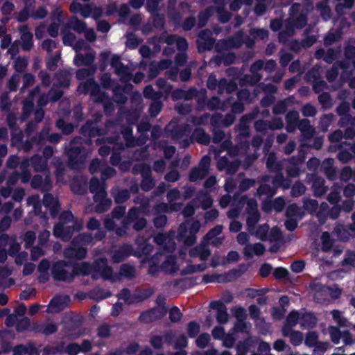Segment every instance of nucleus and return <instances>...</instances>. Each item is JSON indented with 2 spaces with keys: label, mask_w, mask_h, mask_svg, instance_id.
I'll return each mask as SVG.
<instances>
[{
  "label": "nucleus",
  "mask_w": 355,
  "mask_h": 355,
  "mask_svg": "<svg viewBox=\"0 0 355 355\" xmlns=\"http://www.w3.org/2000/svg\"><path fill=\"white\" fill-rule=\"evenodd\" d=\"M263 63L262 60H257L252 63L250 67V72L259 82L263 78V74L261 73Z\"/></svg>",
  "instance_id": "a18cd8bd"
},
{
  "label": "nucleus",
  "mask_w": 355,
  "mask_h": 355,
  "mask_svg": "<svg viewBox=\"0 0 355 355\" xmlns=\"http://www.w3.org/2000/svg\"><path fill=\"white\" fill-rule=\"evenodd\" d=\"M64 27L70 31L72 30L78 34H82L86 31L87 24L84 21L79 19L76 16H73L68 19Z\"/></svg>",
  "instance_id": "393cba45"
},
{
  "label": "nucleus",
  "mask_w": 355,
  "mask_h": 355,
  "mask_svg": "<svg viewBox=\"0 0 355 355\" xmlns=\"http://www.w3.org/2000/svg\"><path fill=\"white\" fill-rule=\"evenodd\" d=\"M259 89H261L266 95H272L277 92V88L275 85L271 83H260L257 87L254 90L256 95L259 93Z\"/></svg>",
  "instance_id": "5fc2aeb1"
},
{
  "label": "nucleus",
  "mask_w": 355,
  "mask_h": 355,
  "mask_svg": "<svg viewBox=\"0 0 355 355\" xmlns=\"http://www.w3.org/2000/svg\"><path fill=\"white\" fill-rule=\"evenodd\" d=\"M238 101L233 103L232 111H243L245 103L250 102V93L248 89H243L237 93Z\"/></svg>",
  "instance_id": "b1692460"
},
{
  "label": "nucleus",
  "mask_w": 355,
  "mask_h": 355,
  "mask_svg": "<svg viewBox=\"0 0 355 355\" xmlns=\"http://www.w3.org/2000/svg\"><path fill=\"white\" fill-rule=\"evenodd\" d=\"M71 72L69 70H60L55 73L58 84L61 87H67L70 85Z\"/></svg>",
  "instance_id": "a19ab883"
},
{
  "label": "nucleus",
  "mask_w": 355,
  "mask_h": 355,
  "mask_svg": "<svg viewBox=\"0 0 355 355\" xmlns=\"http://www.w3.org/2000/svg\"><path fill=\"white\" fill-rule=\"evenodd\" d=\"M266 167L271 172L279 171L280 164L277 162V157L275 153H270L266 159Z\"/></svg>",
  "instance_id": "864d4df0"
},
{
  "label": "nucleus",
  "mask_w": 355,
  "mask_h": 355,
  "mask_svg": "<svg viewBox=\"0 0 355 355\" xmlns=\"http://www.w3.org/2000/svg\"><path fill=\"white\" fill-rule=\"evenodd\" d=\"M342 33L339 30L330 31L324 39V44L325 46H329L341 40Z\"/></svg>",
  "instance_id": "37998d69"
},
{
  "label": "nucleus",
  "mask_w": 355,
  "mask_h": 355,
  "mask_svg": "<svg viewBox=\"0 0 355 355\" xmlns=\"http://www.w3.org/2000/svg\"><path fill=\"white\" fill-rule=\"evenodd\" d=\"M97 261L94 264L88 262H83L81 263H73V279L77 275L87 276L92 275V278L96 279L98 278L96 275V270H98Z\"/></svg>",
  "instance_id": "0eeeda50"
},
{
  "label": "nucleus",
  "mask_w": 355,
  "mask_h": 355,
  "mask_svg": "<svg viewBox=\"0 0 355 355\" xmlns=\"http://www.w3.org/2000/svg\"><path fill=\"white\" fill-rule=\"evenodd\" d=\"M110 65L114 69V73L120 78L123 82L131 80L132 73L131 68L121 62V57L118 55H114L110 59Z\"/></svg>",
  "instance_id": "423d86ee"
},
{
  "label": "nucleus",
  "mask_w": 355,
  "mask_h": 355,
  "mask_svg": "<svg viewBox=\"0 0 355 355\" xmlns=\"http://www.w3.org/2000/svg\"><path fill=\"white\" fill-rule=\"evenodd\" d=\"M87 254V250L80 244L72 245L65 248L64 256L65 258L73 260H82L85 259Z\"/></svg>",
  "instance_id": "4468645a"
},
{
  "label": "nucleus",
  "mask_w": 355,
  "mask_h": 355,
  "mask_svg": "<svg viewBox=\"0 0 355 355\" xmlns=\"http://www.w3.org/2000/svg\"><path fill=\"white\" fill-rule=\"evenodd\" d=\"M43 197V205L49 209L52 218H55L58 215L60 209V205L57 198H55L53 194L49 192H44Z\"/></svg>",
  "instance_id": "aec40b11"
},
{
  "label": "nucleus",
  "mask_w": 355,
  "mask_h": 355,
  "mask_svg": "<svg viewBox=\"0 0 355 355\" xmlns=\"http://www.w3.org/2000/svg\"><path fill=\"white\" fill-rule=\"evenodd\" d=\"M307 24V11H305L302 5L299 3L292 4L284 23V29L279 33V42L286 44L288 37L295 35L297 31L303 29Z\"/></svg>",
  "instance_id": "f257e3e1"
},
{
  "label": "nucleus",
  "mask_w": 355,
  "mask_h": 355,
  "mask_svg": "<svg viewBox=\"0 0 355 355\" xmlns=\"http://www.w3.org/2000/svg\"><path fill=\"white\" fill-rule=\"evenodd\" d=\"M80 133L84 137H95L105 134L104 128H99L96 126L95 122L91 120L87 121L80 129Z\"/></svg>",
  "instance_id": "6ab92c4d"
},
{
  "label": "nucleus",
  "mask_w": 355,
  "mask_h": 355,
  "mask_svg": "<svg viewBox=\"0 0 355 355\" xmlns=\"http://www.w3.org/2000/svg\"><path fill=\"white\" fill-rule=\"evenodd\" d=\"M97 71L96 65H92L88 68L78 69L76 72V78L78 80H84L86 78L94 76Z\"/></svg>",
  "instance_id": "603ef678"
},
{
  "label": "nucleus",
  "mask_w": 355,
  "mask_h": 355,
  "mask_svg": "<svg viewBox=\"0 0 355 355\" xmlns=\"http://www.w3.org/2000/svg\"><path fill=\"white\" fill-rule=\"evenodd\" d=\"M258 114H261L263 116H267L270 112H249L248 114L243 116L239 123L236 126V130H239V136L243 138L249 137L250 135V127L248 125V122L255 118Z\"/></svg>",
  "instance_id": "6e6552de"
},
{
  "label": "nucleus",
  "mask_w": 355,
  "mask_h": 355,
  "mask_svg": "<svg viewBox=\"0 0 355 355\" xmlns=\"http://www.w3.org/2000/svg\"><path fill=\"white\" fill-rule=\"evenodd\" d=\"M137 167L139 168V170L136 166L133 168L134 174L139 173L142 178L152 177V169L150 165L146 163H143L139 165Z\"/></svg>",
  "instance_id": "052dcab7"
},
{
  "label": "nucleus",
  "mask_w": 355,
  "mask_h": 355,
  "mask_svg": "<svg viewBox=\"0 0 355 355\" xmlns=\"http://www.w3.org/2000/svg\"><path fill=\"white\" fill-rule=\"evenodd\" d=\"M237 89V83L234 80H230L223 78L219 80V85L217 92L219 94H223L224 92L231 94L236 91Z\"/></svg>",
  "instance_id": "c9c22d12"
},
{
  "label": "nucleus",
  "mask_w": 355,
  "mask_h": 355,
  "mask_svg": "<svg viewBox=\"0 0 355 355\" xmlns=\"http://www.w3.org/2000/svg\"><path fill=\"white\" fill-rule=\"evenodd\" d=\"M135 243L137 247L136 250L133 249V256L137 258L148 256L154 248L153 245L149 243L148 240L144 237L138 236Z\"/></svg>",
  "instance_id": "f3484780"
},
{
  "label": "nucleus",
  "mask_w": 355,
  "mask_h": 355,
  "mask_svg": "<svg viewBox=\"0 0 355 355\" xmlns=\"http://www.w3.org/2000/svg\"><path fill=\"white\" fill-rule=\"evenodd\" d=\"M322 250L324 252H329L332 250L334 240L328 232H324L321 236Z\"/></svg>",
  "instance_id": "09e8293b"
},
{
  "label": "nucleus",
  "mask_w": 355,
  "mask_h": 355,
  "mask_svg": "<svg viewBox=\"0 0 355 355\" xmlns=\"http://www.w3.org/2000/svg\"><path fill=\"white\" fill-rule=\"evenodd\" d=\"M64 342L61 341L56 346L46 345L43 348L42 355H55L64 353Z\"/></svg>",
  "instance_id": "de8ad7c7"
},
{
  "label": "nucleus",
  "mask_w": 355,
  "mask_h": 355,
  "mask_svg": "<svg viewBox=\"0 0 355 355\" xmlns=\"http://www.w3.org/2000/svg\"><path fill=\"white\" fill-rule=\"evenodd\" d=\"M83 227L82 220H75L73 225L65 226L62 223H56L53 230L55 237L60 239L62 241H69L75 232H78Z\"/></svg>",
  "instance_id": "39448f33"
},
{
  "label": "nucleus",
  "mask_w": 355,
  "mask_h": 355,
  "mask_svg": "<svg viewBox=\"0 0 355 355\" xmlns=\"http://www.w3.org/2000/svg\"><path fill=\"white\" fill-rule=\"evenodd\" d=\"M160 269L161 271L168 274L176 272L178 270L179 267L177 264L175 256L168 255L166 259L161 264Z\"/></svg>",
  "instance_id": "473e14b6"
},
{
  "label": "nucleus",
  "mask_w": 355,
  "mask_h": 355,
  "mask_svg": "<svg viewBox=\"0 0 355 355\" xmlns=\"http://www.w3.org/2000/svg\"><path fill=\"white\" fill-rule=\"evenodd\" d=\"M250 36L254 40H264L268 38L269 31L265 28H253L249 31Z\"/></svg>",
  "instance_id": "8fccbe9b"
},
{
  "label": "nucleus",
  "mask_w": 355,
  "mask_h": 355,
  "mask_svg": "<svg viewBox=\"0 0 355 355\" xmlns=\"http://www.w3.org/2000/svg\"><path fill=\"white\" fill-rule=\"evenodd\" d=\"M303 215L304 212L302 208L295 203L288 205L286 210V216L287 218H293L294 216L302 217Z\"/></svg>",
  "instance_id": "bf43d9fd"
},
{
  "label": "nucleus",
  "mask_w": 355,
  "mask_h": 355,
  "mask_svg": "<svg viewBox=\"0 0 355 355\" xmlns=\"http://www.w3.org/2000/svg\"><path fill=\"white\" fill-rule=\"evenodd\" d=\"M270 227L268 224L264 223L262 225H260L255 232H253L252 234H254V235L259 238L260 240L263 241H266L268 240V234L269 231Z\"/></svg>",
  "instance_id": "69168bd1"
},
{
  "label": "nucleus",
  "mask_w": 355,
  "mask_h": 355,
  "mask_svg": "<svg viewBox=\"0 0 355 355\" xmlns=\"http://www.w3.org/2000/svg\"><path fill=\"white\" fill-rule=\"evenodd\" d=\"M31 165L35 172L48 171V162L39 154H35L30 157Z\"/></svg>",
  "instance_id": "7c9ffc66"
},
{
  "label": "nucleus",
  "mask_w": 355,
  "mask_h": 355,
  "mask_svg": "<svg viewBox=\"0 0 355 355\" xmlns=\"http://www.w3.org/2000/svg\"><path fill=\"white\" fill-rule=\"evenodd\" d=\"M318 323V318L313 312L301 313L300 324L303 329H314Z\"/></svg>",
  "instance_id": "5701e85b"
},
{
  "label": "nucleus",
  "mask_w": 355,
  "mask_h": 355,
  "mask_svg": "<svg viewBox=\"0 0 355 355\" xmlns=\"http://www.w3.org/2000/svg\"><path fill=\"white\" fill-rule=\"evenodd\" d=\"M51 275L55 281L71 283L73 282V263L58 260L51 267Z\"/></svg>",
  "instance_id": "7ed1b4c3"
},
{
  "label": "nucleus",
  "mask_w": 355,
  "mask_h": 355,
  "mask_svg": "<svg viewBox=\"0 0 355 355\" xmlns=\"http://www.w3.org/2000/svg\"><path fill=\"white\" fill-rule=\"evenodd\" d=\"M275 114H284L285 112H272ZM286 130L288 132H293L299 123L300 112H286Z\"/></svg>",
  "instance_id": "cd10ccee"
},
{
  "label": "nucleus",
  "mask_w": 355,
  "mask_h": 355,
  "mask_svg": "<svg viewBox=\"0 0 355 355\" xmlns=\"http://www.w3.org/2000/svg\"><path fill=\"white\" fill-rule=\"evenodd\" d=\"M118 275L132 279L135 277V268L129 263H123L120 266Z\"/></svg>",
  "instance_id": "c03bdc74"
},
{
  "label": "nucleus",
  "mask_w": 355,
  "mask_h": 355,
  "mask_svg": "<svg viewBox=\"0 0 355 355\" xmlns=\"http://www.w3.org/2000/svg\"><path fill=\"white\" fill-rule=\"evenodd\" d=\"M40 86L37 85L28 92L27 96L22 101L24 111L33 110L35 96L40 93Z\"/></svg>",
  "instance_id": "2f4dec72"
},
{
  "label": "nucleus",
  "mask_w": 355,
  "mask_h": 355,
  "mask_svg": "<svg viewBox=\"0 0 355 355\" xmlns=\"http://www.w3.org/2000/svg\"><path fill=\"white\" fill-rule=\"evenodd\" d=\"M164 40V42L168 45L175 44L178 50L180 51H185L188 48V42L184 37H180L176 35H167Z\"/></svg>",
  "instance_id": "bb28decb"
},
{
  "label": "nucleus",
  "mask_w": 355,
  "mask_h": 355,
  "mask_svg": "<svg viewBox=\"0 0 355 355\" xmlns=\"http://www.w3.org/2000/svg\"><path fill=\"white\" fill-rule=\"evenodd\" d=\"M265 251L266 248L261 243H256L253 245L247 244L243 249V254L246 259H251L254 254L261 256Z\"/></svg>",
  "instance_id": "a878e982"
},
{
  "label": "nucleus",
  "mask_w": 355,
  "mask_h": 355,
  "mask_svg": "<svg viewBox=\"0 0 355 355\" xmlns=\"http://www.w3.org/2000/svg\"><path fill=\"white\" fill-rule=\"evenodd\" d=\"M318 101L324 110H329L331 108L333 103L331 96L327 92H323L318 96Z\"/></svg>",
  "instance_id": "774afa93"
},
{
  "label": "nucleus",
  "mask_w": 355,
  "mask_h": 355,
  "mask_svg": "<svg viewBox=\"0 0 355 355\" xmlns=\"http://www.w3.org/2000/svg\"><path fill=\"white\" fill-rule=\"evenodd\" d=\"M306 191V187L300 180L296 181L291 187V195L293 198L301 196Z\"/></svg>",
  "instance_id": "338daca9"
},
{
  "label": "nucleus",
  "mask_w": 355,
  "mask_h": 355,
  "mask_svg": "<svg viewBox=\"0 0 355 355\" xmlns=\"http://www.w3.org/2000/svg\"><path fill=\"white\" fill-rule=\"evenodd\" d=\"M61 34L64 44L72 46L76 40V35L64 26L62 28Z\"/></svg>",
  "instance_id": "6e6d98bb"
},
{
  "label": "nucleus",
  "mask_w": 355,
  "mask_h": 355,
  "mask_svg": "<svg viewBox=\"0 0 355 355\" xmlns=\"http://www.w3.org/2000/svg\"><path fill=\"white\" fill-rule=\"evenodd\" d=\"M28 27L27 25L21 26L19 28V31L21 33V47L22 49L28 51H30L33 46V34L28 31Z\"/></svg>",
  "instance_id": "4be33fe9"
},
{
  "label": "nucleus",
  "mask_w": 355,
  "mask_h": 355,
  "mask_svg": "<svg viewBox=\"0 0 355 355\" xmlns=\"http://www.w3.org/2000/svg\"><path fill=\"white\" fill-rule=\"evenodd\" d=\"M110 99L114 103V106L115 107L113 110H109L108 111L114 110L118 109L119 111H121V106L125 104L127 101V97L124 95L123 90L119 87H116L113 90V96Z\"/></svg>",
  "instance_id": "4c0bfd02"
},
{
  "label": "nucleus",
  "mask_w": 355,
  "mask_h": 355,
  "mask_svg": "<svg viewBox=\"0 0 355 355\" xmlns=\"http://www.w3.org/2000/svg\"><path fill=\"white\" fill-rule=\"evenodd\" d=\"M95 60V53L89 52L85 54L78 53L73 59V63L76 67L88 66L89 67Z\"/></svg>",
  "instance_id": "c85d7f7f"
},
{
  "label": "nucleus",
  "mask_w": 355,
  "mask_h": 355,
  "mask_svg": "<svg viewBox=\"0 0 355 355\" xmlns=\"http://www.w3.org/2000/svg\"><path fill=\"white\" fill-rule=\"evenodd\" d=\"M35 0H26L24 8L19 12L15 13V19L19 22H24L31 16L32 9L34 8Z\"/></svg>",
  "instance_id": "72a5a7b5"
},
{
  "label": "nucleus",
  "mask_w": 355,
  "mask_h": 355,
  "mask_svg": "<svg viewBox=\"0 0 355 355\" xmlns=\"http://www.w3.org/2000/svg\"><path fill=\"white\" fill-rule=\"evenodd\" d=\"M49 128H43L36 135L33 136L35 145L41 148L48 141Z\"/></svg>",
  "instance_id": "79ce46f5"
},
{
  "label": "nucleus",
  "mask_w": 355,
  "mask_h": 355,
  "mask_svg": "<svg viewBox=\"0 0 355 355\" xmlns=\"http://www.w3.org/2000/svg\"><path fill=\"white\" fill-rule=\"evenodd\" d=\"M311 29V26L309 25L304 31V35L305 36V38L302 40L303 49H308L311 47L317 40L315 35H309Z\"/></svg>",
  "instance_id": "13d9d810"
},
{
  "label": "nucleus",
  "mask_w": 355,
  "mask_h": 355,
  "mask_svg": "<svg viewBox=\"0 0 355 355\" xmlns=\"http://www.w3.org/2000/svg\"><path fill=\"white\" fill-rule=\"evenodd\" d=\"M239 271L236 269H232L230 270L228 273H226L225 275V279H221L223 277L222 275L214 273V274H205L203 275L202 281L204 284H208V283H212V282H228L231 279H227V277L230 276L231 274L236 275Z\"/></svg>",
  "instance_id": "c756f323"
},
{
  "label": "nucleus",
  "mask_w": 355,
  "mask_h": 355,
  "mask_svg": "<svg viewBox=\"0 0 355 355\" xmlns=\"http://www.w3.org/2000/svg\"><path fill=\"white\" fill-rule=\"evenodd\" d=\"M131 255L133 256V246L130 243H123L112 252L111 260L113 263H119Z\"/></svg>",
  "instance_id": "9b49d317"
},
{
  "label": "nucleus",
  "mask_w": 355,
  "mask_h": 355,
  "mask_svg": "<svg viewBox=\"0 0 355 355\" xmlns=\"http://www.w3.org/2000/svg\"><path fill=\"white\" fill-rule=\"evenodd\" d=\"M315 9L323 20L328 21L331 18L332 12L328 2L320 1L317 3Z\"/></svg>",
  "instance_id": "58836bf2"
},
{
  "label": "nucleus",
  "mask_w": 355,
  "mask_h": 355,
  "mask_svg": "<svg viewBox=\"0 0 355 355\" xmlns=\"http://www.w3.org/2000/svg\"><path fill=\"white\" fill-rule=\"evenodd\" d=\"M299 105L295 102L293 96H291L284 100L279 101L275 105L272 111H295L301 110V111H311L308 110V106L299 107Z\"/></svg>",
  "instance_id": "2eb2a0df"
},
{
  "label": "nucleus",
  "mask_w": 355,
  "mask_h": 355,
  "mask_svg": "<svg viewBox=\"0 0 355 355\" xmlns=\"http://www.w3.org/2000/svg\"><path fill=\"white\" fill-rule=\"evenodd\" d=\"M307 182H312V189L315 196L321 197L327 191V187L325 186V180L323 178L316 174H308Z\"/></svg>",
  "instance_id": "ddd939ff"
},
{
  "label": "nucleus",
  "mask_w": 355,
  "mask_h": 355,
  "mask_svg": "<svg viewBox=\"0 0 355 355\" xmlns=\"http://www.w3.org/2000/svg\"><path fill=\"white\" fill-rule=\"evenodd\" d=\"M105 237L104 230H98L92 236L91 233L84 232L79 234L71 240V244H80L81 245H87L93 242V241H101Z\"/></svg>",
  "instance_id": "1a4fd4ad"
},
{
  "label": "nucleus",
  "mask_w": 355,
  "mask_h": 355,
  "mask_svg": "<svg viewBox=\"0 0 355 355\" xmlns=\"http://www.w3.org/2000/svg\"><path fill=\"white\" fill-rule=\"evenodd\" d=\"M97 262L98 265V270H96V273H100L101 277L103 280H112V282H116L120 279L118 275L113 276L112 268L107 265V259L105 258H101L97 261Z\"/></svg>",
  "instance_id": "a211bd4d"
},
{
  "label": "nucleus",
  "mask_w": 355,
  "mask_h": 355,
  "mask_svg": "<svg viewBox=\"0 0 355 355\" xmlns=\"http://www.w3.org/2000/svg\"><path fill=\"white\" fill-rule=\"evenodd\" d=\"M260 219V214L257 210L250 213L246 220V224L248 230L250 233H252V230L254 229L256 224Z\"/></svg>",
  "instance_id": "e2e57ef3"
},
{
  "label": "nucleus",
  "mask_w": 355,
  "mask_h": 355,
  "mask_svg": "<svg viewBox=\"0 0 355 355\" xmlns=\"http://www.w3.org/2000/svg\"><path fill=\"white\" fill-rule=\"evenodd\" d=\"M212 32L209 29H205L200 31L197 39L198 49L200 53L210 51L215 43V40L212 37Z\"/></svg>",
  "instance_id": "9d476101"
},
{
  "label": "nucleus",
  "mask_w": 355,
  "mask_h": 355,
  "mask_svg": "<svg viewBox=\"0 0 355 355\" xmlns=\"http://www.w3.org/2000/svg\"><path fill=\"white\" fill-rule=\"evenodd\" d=\"M304 153H302V155H300L297 157H292L291 159V162L293 164V166H291L287 167L286 168V174L288 177L291 178H297L300 174V169L296 165L299 163H302L304 161Z\"/></svg>",
  "instance_id": "f704fd0d"
},
{
  "label": "nucleus",
  "mask_w": 355,
  "mask_h": 355,
  "mask_svg": "<svg viewBox=\"0 0 355 355\" xmlns=\"http://www.w3.org/2000/svg\"><path fill=\"white\" fill-rule=\"evenodd\" d=\"M191 141L198 144L208 145L211 141V137L202 128H196L191 137Z\"/></svg>",
  "instance_id": "e433bc0d"
},
{
  "label": "nucleus",
  "mask_w": 355,
  "mask_h": 355,
  "mask_svg": "<svg viewBox=\"0 0 355 355\" xmlns=\"http://www.w3.org/2000/svg\"><path fill=\"white\" fill-rule=\"evenodd\" d=\"M163 309L158 307H153L141 313L139 320L145 324H149L157 321L164 315Z\"/></svg>",
  "instance_id": "dca6fc26"
},
{
  "label": "nucleus",
  "mask_w": 355,
  "mask_h": 355,
  "mask_svg": "<svg viewBox=\"0 0 355 355\" xmlns=\"http://www.w3.org/2000/svg\"><path fill=\"white\" fill-rule=\"evenodd\" d=\"M207 175L198 168L197 166L192 168L189 174V180L191 182H195L197 180L205 178Z\"/></svg>",
  "instance_id": "680f3d73"
},
{
  "label": "nucleus",
  "mask_w": 355,
  "mask_h": 355,
  "mask_svg": "<svg viewBox=\"0 0 355 355\" xmlns=\"http://www.w3.org/2000/svg\"><path fill=\"white\" fill-rule=\"evenodd\" d=\"M214 12L215 8L212 6L208 7L205 10L201 11L198 14V28L204 27L207 24L208 19L214 15Z\"/></svg>",
  "instance_id": "ea45409f"
},
{
  "label": "nucleus",
  "mask_w": 355,
  "mask_h": 355,
  "mask_svg": "<svg viewBox=\"0 0 355 355\" xmlns=\"http://www.w3.org/2000/svg\"><path fill=\"white\" fill-rule=\"evenodd\" d=\"M68 157V166L71 169L79 168L85 162V148L81 144L77 145L75 139L71 140L66 150Z\"/></svg>",
  "instance_id": "20e7f679"
},
{
  "label": "nucleus",
  "mask_w": 355,
  "mask_h": 355,
  "mask_svg": "<svg viewBox=\"0 0 355 355\" xmlns=\"http://www.w3.org/2000/svg\"><path fill=\"white\" fill-rule=\"evenodd\" d=\"M303 208L309 214H314L318 208V202L315 199L304 198L303 199Z\"/></svg>",
  "instance_id": "0e129e2a"
},
{
  "label": "nucleus",
  "mask_w": 355,
  "mask_h": 355,
  "mask_svg": "<svg viewBox=\"0 0 355 355\" xmlns=\"http://www.w3.org/2000/svg\"><path fill=\"white\" fill-rule=\"evenodd\" d=\"M78 89L83 93H90L93 102L96 105L102 106L105 111L115 108L110 97L107 93L101 92L100 86L94 78L81 83Z\"/></svg>",
  "instance_id": "f03ea898"
},
{
  "label": "nucleus",
  "mask_w": 355,
  "mask_h": 355,
  "mask_svg": "<svg viewBox=\"0 0 355 355\" xmlns=\"http://www.w3.org/2000/svg\"><path fill=\"white\" fill-rule=\"evenodd\" d=\"M333 320L337 323L338 327H349L350 323L345 318L339 310H333L331 311Z\"/></svg>",
  "instance_id": "3c124183"
},
{
  "label": "nucleus",
  "mask_w": 355,
  "mask_h": 355,
  "mask_svg": "<svg viewBox=\"0 0 355 355\" xmlns=\"http://www.w3.org/2000/svg\"><path fill=\"white\" fill-rule=\"evenodd\" d=\"M56 127L65 135L71 134L74 130V125L71 123H67L63 119L57 120Z\"/></svg>",
  "instance_id": "4d7b16f0"
},
{
  "label": "nucleus",
  "mask_w": 355,
  "mask_h": 355,
  "mask_svg": "<svg viewBox=\"0 0 355 355\" xmlns=\"http://www.w3.org/2000/svg\"><path fill=\"white\" fill-rule=\"evenodd\" d=\"M207 269L205 263L187 265L180 272L181 275H190L198 272H202Z\"/></svg>",
  "instance_id": "49530a36"
},
{
  "label": "nucleus",
  "mask_w": 355,
  "mask_h": 355,
  "mask_svg": "<svg viewBox=\"0 0 355 355\" xmlns=\"http://www.w3.org/2000/svg\"><path fill=\"white\" fill-rule=\"evenodd\" d=\"M70 297L69 295H56L49 302V309L53 313L62 311L69 304Z\"/></svg>",
  "instance_id": "412c9836"
},
{
  "label": "nucleus",
  "mask_w": 355,
  "mask_h": 355,
  "mask_svg": "<svg viewBox=\"0 0 355 355\" xmlns=\"http://www.w3.org/2000/svg\"><path fill=\"white\" fill-rule=\"evenodd\" d=\"M31 186L33 189L42 193L49 192L52 189V182L50 175H46L44 178L41 175H35L31 180Z\"/></svg>",
  "instance_id": "f8f14e48"
}]
</instances>
